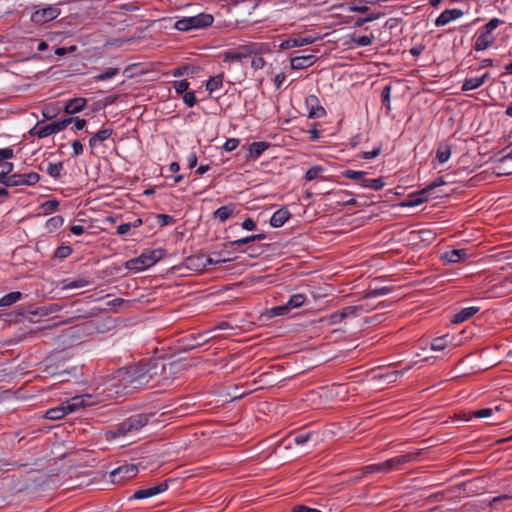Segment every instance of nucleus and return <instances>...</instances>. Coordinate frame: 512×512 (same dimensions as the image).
<instances>
[{"mask_svg":"<svg viewBox=\"0 0 512 512\" xmlns=\"http://www.w3.org/2000/svg\"><path fill=\"white\" fill-rule=\"evenodd\" d=\"M402 374L403 371L400 370H391L387 372L376 370L370 373V378L367 379V381H383L387 384H391L399 381Z\"/></svg>","mask_w":512,"mask_h":512,"instance_id":"ddd939ff","label":"nucleus"},{"mask_svg":"<svg viewBox=\"0 0 512 512\" xmlns=\"http://www.w3.org/2000/svg\"><path fill=\"white\" fill-rule=\"evenodd\" d=\"M40 176L36 172H30L26 174H13L10 175L6 180H2V184L5 186H19V185H35L38 183Z\"/></svg>","mask_w":512,"mask_h":512,"instance_id":"9d476101","label":"nucleus"},{"mask_svg":"<svg viewBox=\"0 0 512 512\" xmlns=\"http://www.w3.org/2000/svg\"><path fill=\"white\" fill-rule=\"evenodd\" d=\"M359 310H361V308L358 306H348L342 309L341 312L344 317L347 318L350 316H355Z\"/></svg>","mask_w":512,"mask_h":512,"instance_id":"864d4df0","label":"nucleus"},{"mask_svg":"<svg viewBox=\"0 0 512 512\" xmlns=\"http://www.w3.org/2000/svg\"><path fill=\"white\" fill-rule=\"evenodd\" d=\"M183 101L188 107H193L197 101L194 92H186Z\"/></svg>","mask_w":512,"mask_h":512,"instance_id":"603ef678","label":"nucleus"},{"mask_svg":"<svg viewBox=\"0 0 512 512\" xmlns=\"http://www.w3.org/2000/svg\"><path fill=\"white\" fill-rule=\"evenodd\" d=\"M263 239H265V235L263 233H260V234L251 235V236H248L245 238H241V239H238L235 241H231V242H229L228 245L229 246H241V245L253 242V241H260Z\"/></svg>","mask_w":512,"mask_h":512,"instance_id":"7c9ffc66","label":"nucleus"},{"mask_svg":"<svg viewBox=\"0 0 512 512\" xmlns=\"http://www.w3.org/2000/svg\"><path fill=\"white\" fill-rule=\"evenodd\" d=\"M493 414L492 408H482L476 411H468L463 413V420L470 421L472 418H486Z\"/></svg>","mask_w":512,"mask_h":512,"instance_id":"b1692460","label":"nucleus"},{"mask_svg":"<svg viewBox=\"0 0 512 512\" xmlns=\"http://www.w3.org/2000/svg\"><path fill=\"white\" fill-rule=\"evenodd\" d=\"M290 310L291 309L288 306V304L285 303L283 305H279V306H275V307L271 308L270 315L271 316H282V315L287 314Z\"/></svg>","mask_w":512,"mask_h":512,"instance_id":"c03bdc74","label":"nucleus"},{"mask_svg":"<svg viewBox=\"0 0 512 512\" xmlns=\"http://www.w3.org/2000/svg\"><path fill=\"white\" fill-rule=\"evenodd\" d=\"M112 129H101L95 133L89 140L91 147L95 146L98 142L107 140L112 135Z\"/></svg>","mask_w":512,"mask_h":512,"instance_id":"a878e982","label":"nucleus"},{"mask_svg":"<svg viewBox=\"0 0 512 512\" xmlns=\"http://www.w3.org/2000/svg\"><path fill=\"white\" fill-rule=\"evenodd\" d=\"M367 172L365 171H354V170H347L343 173V175L349 179L358 180L360 183L363 181L364 177L366 176Z\"/></svg>","mask_w":512,"mask_h":512,"instance_id":"37998d69","label":"nucleus"},{"mask_svg":"<svg viewBox=\"0 0 512 512\" xmlns=\"http://www.w3.org/2000/svg\"><path fill=\"white\" fill-rule=\"evenodd\" d=\"M167 489H168L167 482H161L155 486L142 488V489L135 491L133 493V495L130 497V500H132V499L141 500V499L150 498V497H153L160 493L165 492Z\"/></svg>","mask_w":512,"mask_h":512,"instance_id":"f8f14e48","label":"nucleus"},{"mask_svg":"<svg viewBox=\"0 0 512 512\" xmlns=\"http://www.w3.org/2000/svg\"><path fill=\"white\" fill-rule=\"evenodd\" d=\"M447 184V181L444 179V177H439L437 180L429 184L425 189H423L420 194L424 195L427 192L433 190L436 187L442 186Z\"/></svg>","mask_w":512,"mask_h":512,"instance_id":"de8ad7c7","label":"nucleus"},{"mask_svg":"<svg viewBox=\"0 0 512 512\" xmlns=\"http://www.w3.org/2000/svg\"><path fill=\"white\" fill-rule=\"evenodd\" d=\"M73 118L63 119L61 121L53 122L50 124L41 125L38 123L30 130L31 135H35L39 138H45L54 133L60 132L65 129L69 124L72 123Z\"/></svg>","mask_w":512,"mask_h":512,"instance_id":"0eeeda50","label":"nucleus"},{"mask_svg":"<svg viewBox=\"0 0 512 512\" xmlns=\"http://www.w3.org/2000/svg\"><path fill=\"white\" fill-rule=\"evenodd\" d=\"M58 207V202L56 200H49L43 203L42 208L44 212H52L56 210Z\"/></svg>","mask_w":512,"mask_h":512,"instance_id":"4d7b16f0","label":"nucleus"},{"mask_svg":"<svg viewBox=\"0 0 512 512\" xmlns=\"http://www.w3.org/2000/svg\"><path fill=\"white\" fill-rule=\"evenodd\" d=\"M380 153V148H376L372 151H369V152H364L362 154V157L366 160H371V159H374L375 157H377Z\"/></svg>","mask_w":512,"mask_h":512,"instance_id":"338daca9","label":"nucleus"},{"mask_svg":"<svg viewBox=\"0 0 512 512\" xmlns=\"http://www.w3.org/2000/svg\"><path fill=\"white\" fill-rule=\"evenodd\" d=\"M317 60L314 54H308L303 56H296L291 58V68L295 70H301L312 66Z\"/></svg>","mask_w":512,"mask_h":512,"instance_id":"2eb2a0df","label":"nucleus"},{"mask_svg":"<svg viewBox=\"0 0 512 512\" xmlns=\"http://www.w3.org/2000/svg\"><path fill=\"white\" fill-rule=\"evenodd\" d=\"M213 16L207 13H200L191 17H184L175 22L174 27L178 31L186 32L192 29L208 27L213 23Z\"/></svg>","mask_w":512,"mask_h":512,"instance_id":"20e7f679","label":"nucleus"},{"mask_svg":"<svg viewBox=\"0 0 512 512\" xmlns=\"http://www.w3.org/2000/svg\"><path fill=\"white\" fill-rule=\"evenodd\" d=\"M242 228L248 231H252L256 228V224L251 218H247L242 222Z\"/></svg>","mask_w":512,"mask_h":512,"instance_id":"e2e57ef3","label":"nucleus"},{"mask_svg":"<svg viewBox=\"0 0 512 512\" xmlns=\"http://www.w3.org/2000/svg\"><path fill=\"white\" fill-rule=\"evenodd\" d=\"M118 72H119L118 68H108L103 73L98 74L97 76H95L94 79L97 82L104 81V80H107V79H110V78L116 76L118 74Z\"/></svg>","mask_w":512,"mask_h":512,"instance_id":"79ce46f5","label":"nucleus"},{"mask_svg":"<svg viewBox=\"0 0 512 512\" xmlns=\"http://www.w3.org/2000/svg\"><path fill=\"white\" fill-rule=\"evenodd\" d=\"M174 88L177 93H186L189 88V83L186 80L175 81Z\"/></svg>","mask_w":512,"mask_h":512,"instance_id":"8fccbe9b","label":"nucleus"},{"mask_svg":"<svg viewBox=\"0 0 512 512\" xmlns=\"http://www.w3.org/2000/svg\"><path fill=\"white\" fill-rule=\"evenodd\" d=\"M22 294L18 291L10 292L0 298V307H8L21 299Z\"/></svg>","mask_w":512,"mask_h":512,"instance_id":"cd10ccee","label":"nucleus"},{"mask_svg":"<svg viewBox=\"0 0 512 512\" xmlns=\"http://www.w3.org/2000/svg\"><path fill=\"white\" fill-rule=\"evenodd\" d=\"M449 344L448 341V335L435 338L431 343V349L433 351H442L445 349Z\"/></svg>","mask_w":512,"mask_h":512,"instance_id":"f704fd0d","label":"nucleus"},{"mask_svg":"<svg viewBox=\"0 0 512 512\" xmlns=\"http://www.w3.org/2000/svg\"><path fill=\"white\" fill-rule=\"evenodd\" d=\"M234 209V205L222 206L214 212V217L219 221L224 222L233 214Z\"/></svg>","mask_w":512,"mask_h":512,"instance_id":"393cba45","label":"nucleus"},{"mask_svg":"<svg viewBox=\"0 0 512 512\" xmlns=\"http://www.w3.org/2000/svg\"><path fill=\"white\" fill-rule=\"evenodd\" d=\"M343 319H345L344 315L342 314L341 311H338V312L331 314L329 316L328 320H329V324L334 325V324L340 323Z\"/></svg>","mask_w":512,"mask_h":512,"instance_id":"5fc2aeb1","label":"nucleus"},{"mask_svg":"<svg viewBox=\"0 0 512 512\" xmlns=\"http://www.w3.org/2000/svg\"><path fill=\"white\" fill-rule=\"evenodd\" d=\"M482 86V79H479L478 77L468 78L465 79L462 90L463 91H470L479 88Z\"/></svg>","mask_w":512,"mask_h":512,"instance_id":"72a5a7b5","label":"nucleus"},{"mask_svg":"<svg viewBox=\"0 0 512 512\" xmlns=\"http://www.w3.org/2000/svg\"><path fill=\"white\" fill-rule=\"evenodd\" d=\"M87 100L85 98H74L69 100L64 107L67 114H75L80 112L86 105Z\"/></svg>","mask_w":512,"mask_h":512,"instance_id":"aec40b11","label":"nucleus"},{"mask_svg":"<svg viewBox=\"0 0 512 512\" xmlns=\"http://www.w3.org/2000/svg\"><path fill=\"white\" fill-rule=\"evenodd\" d=\"M265 61L262 57H255L251 61V65L254 69H261L264 67Z\"/></svg>","mask_w":512,"mask_h":512,"instance_id":"0e129e2a","label":"nucleus"},{"mask_svg":"<svg viewBox=\"0 0 512 512\" xmlns=\"http://www.w3.org/2000/svg\"><path fill=\"white\" fill-rule=\"evenodd\" d=\"M352 41L355 43V45H357L359 47L369 46L374 41V35L371 34V35H364V36H359V37H353Z\"/></svg>","mask_w":512,"mask_h":512,"instance_id":"4c0bfd02","label":"nucleus"},{"mask_svg":"<svg viewBox=\"0 0 512 512\" xmlns=\"http://www.w3.org/2000/svg\"><path fill=\"white\" fill-rule=\"evenodd\" d=\"M306 301V297L303 294H294L290 297V299L287 301L288 306L290 309L299 308L301 307Z\"/></svg>","mask_w":512,"mask_h":512,"instance_id":"c9c22d12","label":"nucleus"},{"mask_svg":"<svg viewBox=\"0 0 512 512\" xmlns=\"http://www.w3.org/2000/svg\"><path fill=\"white\" fill-rule=\"evenodd\" d=\"M293 512H321L318 509L310 508L305 505H297L293 508Z\"/></svg>","mask_w":512,"mask_h":512,"instance_id":"052dcab7","label":"nucleus"},{"mask_svg":"<svg viewBox=\"0 0 512 512\" xmlns=\"http://www.w3.org/2000/svg\"><path fill=\"white\" fill-rule=\"evenodd\" d=\"M467 250L466 249H453L445 252L441 259L446 263H458L462 259L466 258Z\"/></svg>","mask_w":512,"mask_h":512,"instance_id":"a211bd4d","label":"nucleus"},{"mask_svg":"<svg viewBox=\"0 0 512 512\" xmlns=\"http://www.w3.org/2000/svg\"><path fill=\"white\" fill-rule=\"evenodd\" d=\"M308 109L309 118H321L325 115V109L319 104V100L315 95H309L305 99Z\"/></svg>","mask_w":512,"mask_h":512,"instance_id":"4468645a","label":"nucleus"},{"mask_svg":"<svg viewBox=\"0 0 512 512\" xmlns=\"http://www.w3.org/2000/svg\"><path fill=\"white\" fill-rule=\"evenodd\" d=\"M222 82H223V79H222V76H220V75L211 77L206 83V89L210 92L218 90L219 88L222 87Z\"/></svg>","mask_w":512,"mask_h":512,"instance_id":"e433bc0d","label":"nucleus"},{"mask_svg":"<svg viewBox=\"0 0 512 512\" xmlns=\"http://www.w3.org/2000/svg\"><path fill=\"white\" fill-rule=\"evenodd\" d=\"M186 266L189 269L202 270L203 268L206 267L205 255L201 254V255H195V256L188 257L186 259Z\"/></svg>","mask_w":512,"mask_h":512,"instance_id":"5701e85b","label":"nucleus"},{"mask_svg":"<svg viewBox=\"0 0 512 512\" xmlns=\"http://www.w3.org/2000/svg\"><path fill=\"white\" fill-rule=\"evenodd\" d=\"M13 164L7 161H0V183L2 180H6L9 176L8 174L12 171Z\"/></svg>","mask_w":512,"mask_h":512,"instance_id":"ea45409f","label":"nucleus"},{"mask_svg":"<svg viewBox=\"0 0 512 512\" xmlns=\"http://www.w3.org/2000/svg\"><path fill=\"white\" fill-rule=\"evenodd\" d=\"M63 218L61 216H55L47 221V228L52 231L62 226Z\"/></svg>","mask_w":512,"mask_h":512,"instance_id":"a18cd8bd","label":"nucleus"},{"mask_svg":"<svg viewBox=\"0 0 512 512\" xmlns=\"http://www.w3.org/2000/svg\"><path fill=\"white\" fill-rule=\"evenodd\" d=\"M451 153L452 150L448 144H440L436 152V158L440 163H445L449 160Z\"/></svg>","mask_w":512,"mask_h":512,"instance_id":"bb28decb","label":"nucleus"},{"mask_svg":"<svg viewBox=\"0 0 512 512\" xmlns=\"http://www.w3.org/2000/svg\"><path fill=\"white\" fill-rule=\"evenodd\" d=\"M375 473H386L383 462L366 465L362 468L363 475H370V474H375Z\"/></svg>","mask_w":512,"mask_h":512,"instance_id":"473e14b6","label":"nucleus"},{"mask_svg":"<svg viewBox=\"0 0 512 512\" xmlns=\"http://www.w3.org/2000/svg\"><path fill=\"white\" fill-rule=\"evenodd\" d=\"M148 421L149 416L147 414L132 415L116 426V429L113 432L114 436H125L127 434L137 432L147 425Z\"/></svg>","mask_w":512,"mask_h":512,"instance_id":"423d86ee","label":"nucleus"},{"mask_svg":"<svg viewBox=\"0 0 512 512\" xmlns=\"http://www.w3.org/2000/svg\"><path fill=\"white\" fill-rule=\"evenodd\" d=\"M112 397V389H103L97 393H85L72 397L57 407L50 408L45 413V418L49 420H60L66 415L76 412L81 408L93 406L105 402Z\"/></svg>","mask_w":512,"mask_h":512,"instance_id":"f257e3e1","label":"nucleus"},{"mask_svg":"<svg viewBox=\"0 0 512 512\" xmlns=\"http://www.w3.org/2000/svg\"><path fill=\"white\" fill-rule=\"evenodd\" d=\"M323 171V168L320 166H313L309 168L305 174V178L308 181H311L319 176V174Z\"/></svg>","mask_w":512,"mask_h":512,"instance_id":"49530a36","label":"nucleus"},{"mask_svg":"<svg viewBox=\"0 0 512 512\" xmlns=\"http://www.w3.org/2000/svg\"><path fill=\"white\" fill-rule=\"evenodd\" d=\"M72 149H73V152H74V154L76 156H78V155L83 153V145L78 140H74L72 142Z\"/></svg>","mask_w":512,"mask_h":512,"instance_id":"69168bd1","label":"nucleus"},{"mask_svg":"<svg viewBox=\"0 0 512 512\" xmlns=\"http://www.w3.org/2000/svg\"><path fill=\"white\" fill-rule=\"evenodd\" d=\"M227 261H230V259L229 258L228 259H226V258L221 259L219 257L212 258V257L205 256V264H206V266L207 265H217V264H220V263H225Z\"/></svg>","mask_w":512,"mask_h":512,"instance_id":"13d9d810","label":"nucleus"},{"mask_svg":"<svg viewBox=\"0 0 512 512\" xmlns=\"http://www.w3.org/2000/svg\"><path fill=\"white\" fill-rule=\"evenodd\" d=\"M60 9L57 6H48L36 9L30 17L35 25H43L56 19L60 15Z\"/></svg>","mask_w":512,"mask_h":512,"instance_id":"1a4fd4ad","label":"nucleus"},{"mask_svg":"<svg viewBox=\"0 0 512 512\" xmlns=\"http://www.w3.org/2000/svg\"><path fill=\"white\" fill-rule=\"evenodd\" d=\"M502 23V21L498 18H492L487 24H485L479 34L476 37L474 43L475 51H483L488 49L495 42V36L493 35V31Z\"/></svg>","mask_w":512,"mask_h":512,"instance_id":"7ed1b4c3","label":"nucleus"},{"mask_svg":"<svg viewBox=\"0 0 512 512\" xmlns=\"http://www.w3.org/2000/svg\"><path fill=\"white\" fill-rule=\"evenodd\" d=\"M289 217L290 212L286 208H281L273 213L270 219V224L275 228L281 227L289 219Z\"/></svg>","mask_w":512,"mask_h":512,"instance_id":"6ab92c4d","label":"nucleus"},{"mask_svg":"<svg viewBox=\"0 0 512 512\" xmlns=\"http://www.w3.org/2000/svg\"><path fill=\"white\" fill-rule=\"evenodd\" d=\"M479 311L478 307H467L462 309L460 312L454 315L452 322L455 324L462 323Z\"/></svg>","mask_w":512,"mask_h":512,"instance_id":"412c9836","label":"nucleus"},{"mask_svg":"<svg viewBox=\"0 0 512 512\" xmlns=\"http://www.w3.org/2000/svg\"><path fill=\"white\" fill-rule=\"evenodd\" d=\"M464 15V12L460 9H447L443 11L436 19L435 25L440 27L444 26L451 21L460 18Z\"/></svg>","mask_w":512,"mask_h":512,"instance_id":"dca6fc26","label":"nucleus"},{"mask_svg":"<svg viewBox=\"0 0 512 512\" xmlns=\"http://www.w3.org/2000/svg\"><path fill=\"white\" fill-rule=\"evenodd\" d=\"M71 253V249L68 246L65 247H59L56 251V255L59 257H67Z\"/></svg>","mask_w":512,"mask_h":512,"instance_id":"774afa93","label":"nucleus"},{"mask_svg":"<svg viewBox=\"0 0 512 512\" xmlns=\"http://www.w3.org/2000/svg\"><path fill=\"white\" fill-rule=\"evenodd\" d=\"M389 288L387 287H382V288H376V289H373V290H370L368 293H367V297H378V296H383V295H386L389 293Z\"/></svg>","mask_w":512,"mask_h":512,"instance_id":"3c124183","label":"nucleus"},{"mask_svg":"<svg viewBox=\"0 0 512 512\" xmlns=\"http://www.w3.org/2000/svg\"><path fill=\"white\" fill-rule=\"evenodd\" d=\"M131 226L129 223H123L117 227L116 233L120 236L126 235L130 232Z\"/></svg>","mask_w":512,"mask_h":512,"instance_id":"bf43d9fd","label":"nucleus"},{"mask_svg":"<svg viewBox=\"0 0 512 512\" xmlns=\"http://www.w3.org/2000/svg\"><path fill=\"white\" fill-rule=\"evenodd\" d=\"M162 256V250H153L142 253L139 257L128 260L125 267L129 270L139 272L153 266L162 258Z\"/></svg>","mask_w":512,"mask_h":512,"instance_id":"39448f33","label":"nucleus"},{"mask_svg":"<svg viewBox=\"0 0 512 512\" xmlns=\"http://www.w3.org/2000/svg\"><path fill=\"white\" fill-rule=\"evenodd\" d=\"M243 57V54L241 53H235V52H229L226 53L224 56V62H233V61H239Z\"/></svg>","mask_w":512,"mask_h":512,"instance_id":"6e6d98bb","label":"nucleus"},{"mask_svg":"<svg viewBox=\"0 0 512 512\" xmlns=\"http://www.w3.org/2000/svg\"><path fill=\"white\" fill-rule=\"evenodd\" d=\"M138 473V468L134 464H125L114 469L111 474L113 483H121L125 480L135 477Z\"/></svg>","mask_w":512,"mask_h":512,"instance_id":"9b49d317","label":"nucleus"},{"mask_svg":"<svg viewBox=\"0 0 512 512\" xmlns=\"http://www.w3.org/2000/svg\"><path fill=\"white\" fill-rule=\"evenodd\" d=\"M384 181L382 178H376V179H367L364 177L363 181L361 182V186L364 188H370L375 191H378L384 187Z\"/></svg>","mask_w":512,"mask_h":512,"instance_id":"c756f323","label":"nucleus"},{"mask_svg":"<svg viewBox=\"0 0 512 512\" xmlns=\"http://www.w3.org/2000/svg\"><path fill=\"white\" fill-rule=\"evenodd\" d=\"M63 165L61 162L58 163H49L46 172L53 178H58L62 171Z\"/></svg>","mask_w":512,"mask_h":512,"instance_id":"58836bf2","label":"nucleus"},{"mask_svg":"<svg viewBox=\"0 0 512 512\" xmlns=\"http://www.w3.org/2000/svg\"><path fill=\"white\" fill-rule=\"evenodd\" d=\"M13 157V150L10 148L0 149V161Z\"/></svg>","mask_w":512,"mask_h":512,"instance_id":"680f3d73","label":"nucleus"},{"mask_svg":"<svg viewBox=\"0 0 512 512\" xmlns=\"http://www.w3.org/2000/svg\"><path fill=\"white\" fill-rule=\"evenodd\" d=\"M59 285L62 290L80 289L87 286L88 281L80 278L75 280L64 279L60 281Z\"/></svg>","mask_w":512,"mask_h":512,"instance_id":"4be33fe9","label":"nucleus"},{"mask_svg":"<svg viewBox=\"0 0 512 512\" xmlns=\"http://www.w3.org/2000/svg\"><path fill=\"white\" fill-rule=\"evenodd\" d=\"M312 435L313 434L311 432L302 431V432L292 433L289 436V438H291L295 444L303 445L311 439Z\"/></svg>","mask_w":512,"mask_h":512,"instance_id":"2f4dec72","label":"nucleus"},{"mask_svg":"<svg viewBox=\"0 0 512 512\" xmlns=\"http://www.w3.org/2000/svg\"><path fill=\"white\" fill-rule=\"evenodd\" d=\"M166 365L161 361L152 364H138L119 369L113 376V380L124 383L145 382L154 379L159 370H165Z\"/></svg>","mask_w":512,"mask_h":512,"instance_id":"f03ea898","label":"nucleus"},{"mask_svg":"<svg viewBox=\"0 0 512 512\" xmlns=\"http://www.w3.org/2000/svg\"><path fill=\"white\" fill-rule=\"evenodd\" d=\"M421 453V451H412L402 455L395 456L384 461L383 463L385 467V472L389 473L391 471L400 469L401 466L407 463L418 461Z\"/></svg>","mask_w":512,"mask_h":512,"instance_id":"6e6552de","label":"nucleus"},{"mask_svg":"<svg viewBox=\"0 0 512 512\" xmlns=\"http://www.w3.org/2000/svg\"><path fill=\"white\" fill-rule=\"evenodd\" d=\"M315 41H316V38L311 37V36L290 38V39H287V40H284L283 42H281L280 48L281 49H289V48H293V47H300V46L312 44Z\"/></svg>","mask_w":512,"mask_h":512,"instance_id":"f3484780","label":"nucleus"},{"mask_svg":"<svg viewBox=\"0 0 512 512\" xmlns=\"http://www.w3.org/2000/svg\"><path fill=\"white\" fill-rule=\"evenodd\" d=\"M391 85H386L381 93L382 97V103L385 106L387 112L391 110V104H390V95H391Z\"/></svg>","mask_w":512,"mask_h":512,"instance_id":"a19ab883","label":"nucleus"},{"mask_svg":"<svg viewBox=\"0 0 512 512\" xmlns=\"http://www.w3.org/2000/svg\"><path fill=\"white\" fill-rule=\"evenodd\" d=\"M239 143L238 139L230 138L224 143L223 149L228 152L233 151L239 146Z\"/></svg>","mask_w":512,"mask_h":512,"instance_id":"09e8293b","label":"nucleus"},{"mask_svg":"<svg viewBox=\"0 0 512 512\" xmlns=\"http://www.w3.org/2000/svg\"><path fill=\"white\" fill-rule=\"evenodd\" d=\"M269 144L266 142H253L249 146L250 156L253 158L259 157L267 148Z\"/></svg>","mask_w":512,"mask_h":512,"instance_id":"c85d7f7f","label":"nucleus"}]
</instances>
